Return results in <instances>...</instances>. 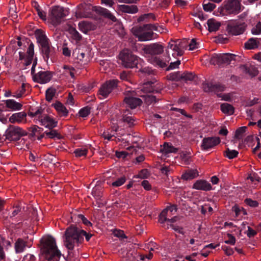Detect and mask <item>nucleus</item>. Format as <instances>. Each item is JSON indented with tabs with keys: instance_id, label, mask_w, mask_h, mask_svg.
Here are the masks:
<instances>
[{
	"instance_id": "nucleus-1",
	"label": "nucleus",
	"mask_w": 261,
	"mask_h": 261,
	"mask_svg": "<svg viewBox=\"0 0 261 261\" xmlns=\"http://www.w3.org/2000/svg\"><path fill=\"white\" fill-rule=\"evenodd\" d=\"M185 47L184 43L179 40H171L168 45L167 53L168 54L167 57L165 60H163L156 56L148 57L147 60L152 64L159 66L161 68H164L167 66V63L171 60L170 58V53L174 58H176L178 56H181L183 54V50Z\"/></svg>"
},
{
	"instance_id": "nucleus-2",
	"label": "nucleus",
	"mask_w": 261,
	"mask_h": 261,
	"mask_svg": "<svg viewBox=\"0 0 261 261\" xmlns=\"http://www.w3.org/2000/svg\"><path fill=\"white\" fill-rule=\"evenodd\" d=\"M41 242V257L48 261H59L61 253L57 249L55 239L51 236H44Z\"/></svg>"
},
{
	"instance_id": "nucleus-3",
	"label": "nucleus",
	"mask_w": 261,
	"mask_h": 261,
	"mask_svg": "<svg viewBox=\"0 0 261 261\" xmlns=\"http://www.w3.org/2000/svg\"><path fill=\"white\" fill-rule=\"evenodd\" d=\"M119 59L121 61V64L123 66L127 68H133L136 67L139 68L142 72L151 73V70L149 68H143L142 64L144 62L137 56L134 55L130 51L127 49L123 50L119 54Z\"/></svg>"
},
{
	"instance_id": "nucleus-4",
	"label": "nucleus",
	"mask_w": 261,
	"mask_h": 261,
	"mask_svg": "<svg viewBox=\"0 0 261 261\" xmlns=\"http://www.w3.org/2000/svg\"><path fill=\"white\" fill-rule=\"evenodd\" d=\"M64 246L72 250L75 247L82 243V238L80 236V229L75 226L68 227L63 236Z\"/></svg>"
},
{
	"instance_id": "nucleus-5",
	"label": "nucleus",
	"mask_w": 261,
	"mask_h": 261,
	"mask_svg": "<svg viewBox=\"0 0 261 261\" xmlns=\"http://www.w3.org/2000/svg\"><path fill=\"white\" fill-rule=\"evenodd\" d=\"M157 31L158 27L151 24H147L142 27H134L132 32L140 41H150L154 38V34L152 31Z\"/></svg>"
},
{
	"instance_id": "nucleus-6",
	"label": "nucleus",
	"mask_w": 261,
	"mask_h": 261,
	"mask_svg": "<svg viewBox=\"0 0 261 261\" xmlns=\"http://www.w3.org/2000/svg\"><path fill=\"white\" fill-rule=\"evenodd\" d=\"M68 11L64 8L58 6L52 7L49 11L48 18L54 25L59 24L61 19L68 14Z\"/></svg>"
},
{
	"instance_id": "nucleus-7",
	"label": "nucleus",
	"mask_w": 261,
	"mask_h": 261,
	"mask_svg": "<svg viewBox=\"0 0 261 261\" xmlns=\"http://www.w3.org/2000/svg\"><path fill=\"white\" fill-rule=\"evenodd\" d=\"M27 134V132L21 127L15 125H10L5 132V136L6 139L10 141H16L20 140L21 137L25 136Z\"/></svg>"
},
{
	"instance_id": "nucleus-8",
	"label": "nucleus",
	"mask_w": 261,
	"mask_h": 261,
	"mask_svg": "<svg viewBox=\"0 0 261 261\" xmlns=\"http://www.w3.org/2000/svg\"><path fill=\"white\" fill-rule=\"evenodd\" d=\"M246 25L245 22L240 20H229L227 24V31L232 35L242 34L245 31Z\"/></svg>"
},
{
	"instance_id": "nucleus-9",
	"label": "nucleus",
	"mask_w": 261,
	"mask_h": 261,
	"mask_svg": "<svg viewBox=\"0 0 261 261\" xmlns=\"http://www.w3.org/2000/svg\"><path fill=\"white\" fill-rule=\"evenodd\" d=\"M118 80L113 79L106 81L100 87L98 90V96L100 99H105L108 97L112 91L117 87Z\"/></svg>"
},
{
	"instance_id": "nucleus-10",
	"label": "nucleus",
	"mask_w": 261,
	"mask_h": 261,
	"mask_svg": "<svg viewBox=\"0 0 261 261\" xmlns=\"http://www.w3.org/2000/svg\"><path fill=\"white\" fill-rule=\"evenodd\" d=\"M223 9L228 14H238L241 10L240 2L239 0H227Z\"/></svg>"
},
{
	"instance_id": "nucleus-11",
	"label": "nucleus",
	"mask_w": 261,
	"mask_h": 261,
	"mask_svg": "<svg viewBox=\"0 0 261 261\" xmlns=\"http://www.w3.org/2000/svg\"><path fill=\"white\" fill-rule=\"evenodd\" d=\"M144 54L148 55V57L155 56V55L162 54L164 51V47L159 44H153L146 46L143 48Z\"/></svg>"
},
{
	"instance_id": "nucleus-12",
	"label": "nucleus",
	"mask_w": 261,
	"mask_h": 261,
	"mask_svg": "<svg viewBox=\"0 0 261 261\" xmlns=\"http://www.w3.org/2000/svg\"><path fill=\"white\" fill-rule=\"evenodd\" d=\"M52 77L50 72L47 71H40L34 75L33 80L38 83L45 84L49 82Z\"/></svg>"
},
{
	"instance_id": "nucleus-13",
	"label": "nucleus",
	"mask_w": 261,
	"mask_h": 261,
	"mask_svg": "<svg viewBox=\"0 0 261 261\" xmlns=\"http://www.w3.org/2000/svg\"><path fill=\"white\" fill-rule=\"evenodd\" d=\"M220 142L218 137H208L202 140L201 147L203 150H207L216 146Z\"/></svg>"
},
{
	"instance_id": "nucleus-14",
	"label": "nucleus",
	"mask_w": 261,
	"mask_h": 261,
	"mask_svg": "<svg viewBox=\"0 0 261 261\" xmlns=\"http://www.w3.org/2000/svg\"><path fill=\"white\" fill-rule=\"evenodd\" d=\"M177 211L176 206L175 205L167 206L161 213L159 217V221L161 223H163L167 220V217H171L176 214Z\"/></svg>"
},
{
	"instance_id": "nucleus-15",
	"label": "nucleus",
	"mask_w": 261,
	"mask_h": 261,
	"mask_svg": "<svg viewBox=\"0 0 261 261\" xmlns=\"http://www.w3.org/2000/svg\"><path fill=\"white\" fill-rule=\"evenodd\" d=\"M27 114L24 112H20L13 113L9 118V121L11 123H25L27 121Z\"/></svg>"
},
{
	"instance_id": "nucleus-16",
	"label": "nucleus",
	"mask_w": 261,
	"mask_h": 261,
	"mask_svg": "<svg viewBox=\"0 0 261 261\" xmlns=\"http://www.w3.org/2000/svg\"><path fill=\"white\" fill-rule=\"evenodd\" d=\"M152 84L153 83L152 82L151 84L149 83L145 84L142 89H141V90H143L144 92L146 93H159L164 88L163 85L159 83L153 84V85Z\"/></svg>"
},
{
	"instance_id": "nucleus-17",
	"label": "nucleus",
	"mask_w": 261,
	"mask_h": 261,
	"mask_svg": "<svg viewBox=\"0 0 261 261\" xmlns=\"http://www.w3.org/2000/svg\"><path fill=\"white\" fill-rule=\"evenodd\" d=\"M39 122L42 125L49 128L55 127L57 125V121L47 115H43Z\"/></svg>"
},
{
	"instance_id": "nucleus-18",
	"label": "nucleus",
	"mask_w": 261,
	"mask_h": 261,
	"mask_svg": "<svg viewBox=\"0 0 261 261\" xmlns=\"http://www.w3.org/2000/svg\"><path fill=\"white\" fill-rule=\"evenodd\" d=\"M102 182L98 180L97 181L95 186L93 188L92 195L96 200H100L102 196Z\"/></svg>"
},
{
	"instance_id": "nucleus-19",
	"label": "nucleus",
	"mask_w": 261,
	"mask_h": 261,
	"mask_svg": "<svg viewBox=\"0 0 261 261\" xmlns=\"http://www.w3.org/2000/svg\"><path fill=\"white\" fill-rule=\"evenodd\" d=\"M240 68L243 73L248 75L251 77H254L258 74L257 69L252 65H244L241 66Z\"/></svg>"
},
{
	"instance_id": "nucleus-20",
	"label": "nucleus",
	"mask_w": 261,
	"mask_h": 261,
	"mask_svg": "<svg viewBox=\"0 0 261 261\" xmlns=\"http://www.w3.org/2000/svg\"><path fill=\"white\" fill-rule=\"evenodd\" d=\"M35 35L37 42L40 46L49 42V40L47 38L44 32L40 29H37L35 32Z\"/></svg>"
},
{
	"instance_id": "nucleus-21",
	"label": "nucleus",
	"mask_w": 261,
	"mask_h": 261,
	"mask_svg": "<svg viewBox=\"0 0 261 261\" xmlns=\"http://www.w3.org/2000/svg\"><path fill=\"white\" fill-rule=\"evenodd\" d=\"M193 188L203 191H208L212 189L211 184L206 181L199 180H197L193 185Z\"/></svg>"
},
{
	"instance_id": "nucleus-22",
	"label": "nucleus",
	"mask_w": 261,
	"mask_h": 261,
	"mask_svg": "<svg viewBox=\"0 0 261 261\" xmlns=\"http://www.w3.org/2000/svg\"><path fill=\"white\" fill-rule=\"evenodd\" d=\"M6 107L12 111H19L21 110L22 105L14 99H7L4 100Z\"/></svg>"
},
{
	"instance_id": "nucleus-23",
	"label": "nucleus",
	"mask_w": 261,
	"mask_h": 261,
	"mask_svg": "<svg viewBox=\"0 0 261 261\" xmlns=\"http://www.w3.org/2000/svg\"><path fill=\"white\" fill-rule=\"evenodd\" d=\"M79 29L81 32L86 34L90 31L94 30L95 29V26L89 21H83L79 22Z\"/></svg>"
},
{
	"instance_id": "nucleus-24",
	"label": "nucleus",
	"mask_w": 261,
	"mask_h": 261,
	"mask_svg": "<svg viewBox=\"0 0 261 261\" xmlns=\"http://www.w3.org/2000/svg\"><path fill=\"white\" fill-rule=\"evenodd\" d=\"M124 101L132 109H135L142 103V100L139 98L129 96L126 97Z\"/></svg>"
},
{
	"instance_id": "nucleus-25",
	"label": "nucleus",
	"mask_w": 261,
	"mask_h": 261,
	"mask_svg": "<svg viewBox=\"0 0 261 261\" xmlns=\"http://www.w3.org/2000/svg\"><path fill=\"white\" fill-rule=\"evenodd\" d=\"M41 50L44 59L47 61L49 58H51L54 54L53 48L50 47L49 43L41 46Z\"/></svg>"
},
{
	"instance_id": "nucleus-26",
	"label": "nucleus",
	"mask_w": 261,
	"mask_h": 261,
	"mask_svg": "<svg viewBox=\"0 0 261 261\" xmlns=\"http://www.w3.org/2000/svg\"><path fill=\"white\" fill-rule=\"evenodd\" d=\"M118 8L119 11L130 14L136 13L138 11L137 7L135 5H120Z\"/></svg>"
},
{
	"instance_id": "nucleus-27",
	"label": "nucleus",
	"mask_w": 261,
	"mask_h": 261,
	"mask_svg": "<svg viewBox=\"0 0 261 261\" xmlns=\"http://www.w3.org/2000/svg\"><path fill=\"white\" fill-rule=\"evenodd\" d=\"M27 56L25 58V65H30L32 61L34 60V45L33 43H31L27 49Z\"/></svg>"
},
{
	"instance_id": "nucleus-28",
	"label": "nucleus",
	"mask_w": 261,
	"mask_h": 261,
	"mask_svg": "<svg viewBox=\"0 0 261 261\" xmlns=\"http://www.w3.org/2000/svg\"><path fill=\"white\" fill-rule=\"evenodd\" d=\"M53 106L58 112L60 116H66L68 115V111L66 107L61 102H57L53 104Z\"/></svg>"
},
{
	"instance_id": "nucleus-29",
	"label": "nucleus",
	"mask_w": 261,
	"mask_h": 261,
	"mask_svg": "<svg viewBox=\"0 0 261 261\" xmlns=\"http://www.w3.org/2000/svg\"><path fill=\"white\" fill-rule=\"evenodd\" d=\"M42 112L43 110L42 109H38L35 111L32 110L28 113V115L31 118H33L35 122L37 123L43 116Z\"/></svg>"
},
{
	"instance_id": "nucleus-30",
	"label": "nucleus",
	"mask_w": 261,
	"mask_h": 261,
	"mask_svg": "<svg viewBox=\"0 0 261 261\" xmlns=\"http://www.w3.org/2000/svg\"><path fill=\"white\" fill-rule=\"evenodd\" d=\"M208 30L210 32H215L217 31L220 27V23L214 19H210L207 21Z\"/></svg>"
},
{
	"instance_id": "nucleus-31",
	"label": "nucleus",
	"mask_w": 261,
	"mask_h": 261,
	"mask_svg": "<svg viewBox=\"0 0 261 261\" xmlns=\"http://www.w3.org/2000/svg\"><path fill=\"white\" fill-rule=\"evenodd\" d=\"M198 176V173L196 170H189L181 175V178L185 180L192 179Z\"/></svg>"
},
{
	"instance_id": "nucleus-32",
	"label": "nucleus",
	"mask_w": 261,
	"mask_h": 261,
	"mask_svg": "<svg viewBox=\"0 0 261 261\" xmlns=\"http://www.w3.org/2000/svg\"><path fill=\"white\" fill-rule=\"evenodd\" d=\"M123 121L126 123L129 126H132L135 125V120L132 116L131 114L129 113L128 110H126L123 114Z\"/></svg>"
},
{
	"instance_id": "nucleus-33",
	"label": "nucleus",
	"mask_w": 261,
	"mask_h": 261,
	"mask_svg": "<svg viewBox=\"0 0 261 261\" xmlns=\"http://www.w3.org/2000/svg\"><path fill=\"white\" fill-rule=\"evenodd\" d=\"M259 43L257 38H250L245 43V46L248 49H253L258 47Z\"/></svg>"
},
{
	"instance_id": "nucleus-34",
	"label": "nucleus",
	"mask_w": 261,
	"mask_h": 261,
	"mask_svg": "<svg viewBox=\"0 0 261 261\" xmlns=\"http://www.w3.org/2000/svg\"><path fill=\"white\" fill-rule=\"evenodd\" d=\"M236 57L235 55L232 54H221V64H229L232 61L234 60Z\"/></svg>"
},
{
	"instance_id": "nucleus-35",
	"label": "nucleus",
	"mask_w": 261,
	"mask_h": 261,
	"mask_svg": "<svg viewBox=\"0 0 261 261\" xmlns=\"http://www.w3.org/2000/svg\"><path fill=\"white\" fill-rule=\"evenodd\" d=\"M162 152L167 155L170 153H175L177 151V149L173 147L171 144H169L167 143H165L163 148L161 149Z\"/></svg>"
},
{
	"instance_id": "nucleus-36",
	"label": "nucleus",
	"mask_w": 261,
	"mask_h": 261,
	"mask_svg": "<svg viewBox=\"0 0 261 261\" xmlns=\"http://www.w3.org/2000/svg\"><path fill=\"white\" fill-rule=\"evenodd\" d=\"M71 218L72 220V221H75L76 220L78 222L82 221L85 225L87 226L92 225V223L82 214L73 215L71 216Z\"/></svg>"
},
{
	"instance_id": "nucleus-37",
	"label": "nucleus",
	"mask_w": 261,
	"mask_h": 261,
	"mask_svg": "<svg viewBox=\"0 0 261 261\" xmlns=\"http://www.w3.org/2000/svg\"><path fill=\"white\" fill-rule=\"evenodd\" d=\"M117 129L118 126H114L113 130H105L101 135L105 139H107L108 141H110L111 140L112 138L115 136V132L117 130Z\"/></svg>"
},
{
	"instance_id": "nucleus-38",
	"label": "nucleus",
	"mask_w": 261,
	"mask_h": 261,
	"mask_svg": "<svg viewBox=\"0 0 261 261\" xmlns=\"http://www.w3.org/2000/svg\"><path fill=\"white\" fill-rule=\"evenodd\" d=\"M221 110L223 113L228 115H232L234 112L233 107L227 103L222 104L221 105Z\"/></svg>"
},
{
	"instance_id": "nucleus-39",
	"label": "nucleus",
	"mask_w": 261,
	"mask_h": 261,
	"mask_svg": "<svg viewBox=\"0 0 261 261\" xmlns=\"http://www.w3.org/2000/svg\"><path fill=\"white\" fill-rule=\"evenodd\" d=\"M15 251L17 253H20L23 251L25 248V243L22 239H19L15 244Z\"/></svg>"
},
{
	"instance_id": "nucleus-40",
	"label": "nucleus",
	"mask_w": 261,
	"mask_h": 261,
	"mask_svg": "<svg viewBox=\"0 0 261 261\" xmlns=\"http://www.w3.org/2000/svg\"><path fill=\"white\" fill-rule=\"evenodd\" d=\"M63 74L67 77L70 76L71 78H74L75 69L72 67L65 65L63 66Z\"/></svg>"
},
{
	"instance_id": "nucleus-41",
	"label": "nucleus",
	"mask_w": 261,
	"mask_h": 261,
	"mask_svg": "<svg viewBox=\"0 0 261 261\" xmlns=\"http://www.w3.org/2000/svg\"><path fill=\"white\" fill-rule=\"evenodd\" d=\"M99 12L106 17L110 19L113 21H116L117 19L108 10L103 8H100Z\"/></svg>"
},
{
	"instance_id": "nucleus-42",
	"label": "nucleus",
	"mask_w": 261,
	"mask_h": 261,
	"mask_svg": "<svg viewBox=\"0 0 261 261\" xmlns=\"http://www.w3.org/2000/svg\"><path fill=\"white\" fill-rule=\"evenodd\" d=\"M69 33L71 35L72 39L78 42L82 39L81 35L74 28H71L69 30Z\"/></svg>"
},
{
	"instance_id": "nucleus-43",
	"label": "nucleus",
	"mask_w": 261,
	"mask_h": 261,
	"mask_svg": "<svg viewBox=\"0 0 261 261\" xmlns=\"http://www.w3.org/2000/svg\"><path fill=\"white\" fill-rule=\"evenodd\" d=\"M210 62L213 65L221 64V54L213 55L211 57Z\"/></svg>"
},
{
	"instance_id": "nucleus-44",
	"label": "nucleus",
	"mask_w": 261,
	"mask_h": 261,
	"mask_svg": "<svg viewBox=\"0 0 261 261\" xmlns=\"http://www.w3.org/2000/svg\"><path fill=\"white\" fill-rule=\"evenodd\" d=\"M87 148L86 147H84L76 149L74 151V153L75 154V155L76 157H82L85 156L87 154Z\"/></svg>"
},
{
	"instance_id": "nucleus-45",
	"label": "nucleus",
	"mask_w": 261,
	"mask_h": 261,
	"mask_svg": "<svg viewBox=\"0 0 261 261\" xmlns=\"http://www.w3.org/2000/svg\"><path fill=\"white\" fill-rule=\"evenodd\" d=\"M126 181V178L124 176H122L118 179L112 181H107L108 185H111L113 187H118L122 185Z\"/></svg>"
},
{
	"instance_id": "nucleus-46",
	"label": "nucleus",
	"mask_w": 261,
	"mask_h": 261,
	"mask_svg": "<svg viewBox=\"0 0 261 261\" xmlns=\"http://www.w3.org/2000/svg\"><path fill=\"white\" fill-rule=\"evenodd\" d=\"M73 54L80 61L82 62L84 61V58L85 57V54L83 50L76 48L73 51Z\"/></svg>"
},
{
	"instance_id": "nucleus-47",
	"label": "nucleus",
	"mask_w": 261,
	"mask_h": 261,
	"mask_svg": "<svg viewBox=\"0 0 261 261\" xmlns=\"http://www.w3.org/2000/svg\"><path fill=\"white\" fill-rule=\"evenodd\" d=\"M29 130L31 132V136L32 137L37 136L42 132L43 129L37 125H33L30 128Z\"/></svg>"
},
{
	"instance_id": "nucleus-48",
	"label": "nucleus",
	"mask_w": 261,
	"mask_h": 261,
	"mask_svg": "<svg viewBox=\"0 0 261 261\" xmlns=\"http://www.w3.org/2000/svg\"><path fill=\"white\" fill-rule=\"evenodd\" d=\"M56 90L54 88H49L46 91V99L47 101H50L55 95Z\"/></svg>"
},
{
	"instance_id": "nucleus-49",
	"label": "nucleus",
	"mask_w": 261,
	"mask_h": 261,
	"mask_svg": "<svg viewBox=\"0 0 261 261\" xmlns=\"http://www.w3.org/2000/svg\"><path fill=\"white\" fill-rule=\"evenodd\" d=\"M25 84L24 83H22L21 86L16 91L13 96L16 98H20L22 96V95L25 93Z\"/></svg>"
},
{
	"instance_id": "nucleus-50",
	"label": "nucleus",
	"mask_w": 261,
	"mask_h": 261,
	"mask_svg": "<svg viewBox=\"0 0 261 261\" xmlns=\"http://www.w3.org/2000/svg\"><path fill=\"white\" fill-rule=\"evenodd\" d=\"M46 136L47 138L50 139H60V135L58 133L56 130L52 129L49 132H45Z\"/></svg>"
},
{
	"instance_id": "nucleus-51",
	"label": "nucleus",
	"mask_w": 261,
	"mask_h": 261,
	"mask_svg": "<svg viewBox=\"0 0 261 261\" xmlns=\"http://www.w3.org/2000/svg\"><path fill=\"white\" fill-rule=\"evenodd\" d=\"M195 75L191 72L181 73V80L187 81H191L194 80Z\"/></svg>"
},
{
	"instance_id": "nucleus-52",
	"label": "nucleus",
	"mask_w": 261,
	"mask_h": 261,
	"mask_svg": "<svg viewBox=\"0 0 261 261\" xmlns=\"http://www.w3.org/2000/svg\"><path fill=\"white\" fill-rule=\"evenodd\" d=\"M181 73L179 72H174L169 74L168 76V79L172 81L181 80Z\"/></svg>"
},
{
	"instance_id": "nucleus-53",
	"label": "nucleus",
	"mask_w": 261,
	"mask_h": 261,
	"mask_svg": "<svg viewBox=\"0 0 261 261\" xmlns=\"http://www.w3.org/2000/svg\"><path fill=\"white\" fill-rule=\"evenodd\" d=\"M226 156L229 159H233L237 156L239 152L236 150H231L227 148L225 151Z\"/></svg>"
},
{
	"instance_id": "nucleus-54",
	"label": "nucleus",
	"mask_w": 261,
	"mask_h": 261,
	"mask_svg": "<svg viewBox=\"0 0 261 261\" xmlns=\"http://www.w3.org/2000/svg\"><path fill=\"white\" fill-rule=\"evenodd\" d=\"M90 113V108L88 107H84L81 109L79 111V115L81 117H86Z\"/></svg>"
},
{
	"instance_id": "nucleus-55",
	"label": "nucleus",
	"mask_w": 261,
	"mask_h": 261,
	"mask_svg": "<svg viewBox=\"0 0 261 261\" xmlns=\"http://www.w3.org/2000/svg\"><path fill=\"white\" fill-rule=\"evenodd\" d=\"M247 128V127L246 126H242L241 127H239L238 129H237L235 134V137L237 139H240L242 137V134L245 133L246 131V129Z\"/></svg>"
},
{
	"instance_id": "nucleus-56",
	"label": "nucleus",
	"mask_w": 261,
	"mask_h": 261,
	"mask_svg": "<svg viewBox=\"0 0 261 261\" xmlns=\"http://www.w3.org/2000/svg\"><path fill=\"white\" fill-rule=\"evenodd\" d=\"M251 33L254 35L261 34V22H258L251 30Z\"/></svg>"
},
{
	"instance_id": "nucleus-57",
	"label": "nucleus",
	"mask_w": 261,
	"mask_h": 261,
	"mask_svg": "<svg viewBox=\"0 0 261 261\" xmlns=\"http://www.w3.org/2000/svg\"><path fill=\"white\" fill-rule=\"evenodd\" d=\"M119 136H118V138L117 137H116V138L117 139V140H116V141L117 142H121V145L125 147H126V146L127 145V144H128V141H126V140L128 138H130V135L129 134H127L126 135V138H118Z\"/></svg>"
},
{
	"instance_id": "nucleus-58",
	"label": "nucleus",
	"mask_w": 261,
	"mask_h": 261,
	"mask_svg": "<svg viewBox=\"0 0 261 261\" xmlns=\"http://www.w3.org/2000/svg\"><path fill=\"white\" fill-rule=\"evenodd\" d=\"M80 236L82 238V242L84 241V237H85L86 240L89 241L92 236V234L89 233H87L86 231L83 229H80Z\"/></svg>"
},
{
	"instance_id": "nucleus-59",
	"label": "nucleus",
	"mask_w": 261,
	"mask_h": 261,
	"mask_svg": "<svg viewBox=\"0 0 261 261\" xmlns=\"http://www.w3.org/2000/svg\"><path fill=\"white\" fill-rule=\"evenodd\" d=\"M203 8L204 11L211 12L216 8V5L214 4L208 3L206 4H203Z\"/></svg>"
},
{
	"instance_id": "nucleus-60",
	"label": "nucleus",
	"mask_w": 261,
	"mask_h": 261,
	"mask_svg": "<svg viewBox=\"0 0 261 261\" xmlns=\"http://www.w3.org/2000/svg\"><path fill=\"white\" fill-rule=\"evenodd\" d=\"M189 50H194L199 47V44L196 42V40L194 39H192L191 40L190 43L189 44Z\"/></svg>"
},
{
	"instance_id": "nucleus-61",
	"label": "nucleus",
	"mask_w": 261,
	"mask_h": 261,
	"mask_svg": "<svg viewBox=\"0 0 261 261\" xmlns=\"http://www.w3.org/2000/svg\"><path fill=\"white\" fill-rule=\"evenodd\" d=\"M145 97V101L147 104L151 103L153 102H155V97L152 95H146L143 96Z\"/></svg>"
},
{
	"instance_id": "nucleus-62",
	"label": "nucleus",
	"mask_w": 261,
	"mask_h": 261,
	"mask_svg": "<svg viewBox=\"0 0 261 261\" xmlns=\"http://www.w3.org/2000/svg\"><path fill=\"white\" fill-rule=\"evenodd\" d=\"M14 210L10 215V218H13L18 215L21 212V207L19 205L14 207Z\"/></svg>"
},
{
	"instance_id": "nucleus-63",
	"label": "nucleus",
	"mask_w": 261,
	"mask_h": 261,
	"mask_svg": "<svg viewBox=\"0 0 261 261\" xmlns=\"http://www.w3.org/2000/svg\"><path fill=\"white\" fill-rule=\"evenodd\" d=\"M245 202L246 204L253 207H257L258 205V203L256 201L253 200L249 198L245 199Z\"/></svg>"
},
{
	"instance_id": "nucleus-64",
	"label": "nucleus",
	"mask_w": 261,
	"mask_h": 261,
	"mask_svg": "<svg viewBox=\"0 0 261 261\" xmlns=\"http://www.w3.org/2000/svg\"><path fill=\"white\" fill-rule=\"evenodd\" d=\"M148 246L150 251H153L155 250H158L159 249V245L156 243L153 242H150L148 244Z\"/></svg>"
}]
</instances>
